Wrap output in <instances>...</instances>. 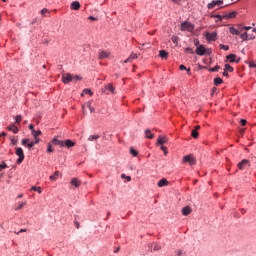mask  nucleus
<instances>
[{
  "label": "nucleus",
  "mask_w": 256,
  "mask_h": 256,
  "mask_svg": "<svg viewBox=\"0 0 256 256\" xmlns=\"http://www.w3.org/2000/svg\"><path fill=\"white\" fill-rule=\"evenodd\" d=\"M29 129H31L32 132H33V131H35V126H34L33 124H30V125H29Z\"/></svg>",
  "instance_id": "obj_56"
},
{
  "label": "nucleus",
  "mask_w": 256,
  "mask_h": 256,
  "mask_svg": "<svg viewBox=\"0 0 256 256\" xmlns=\"http://www.w3.org/2000/svg\"><path fill=\"white\" fill-rule=\"evenodd\" d=\"M240 135H243V133H245V129H240Z\"/></svg>",
  "instance_id": "obj_63"
},
{
  "label": "nucleus",
  "mask_w": 256,
  "mask_h": 256,
  "mask_svg": "<svg viewBox=\"0 0 256 256\" xmlns=\"http://www.w3.org/2000/svg\"><path fill=\"white\" fill-rule=\"evenodd\" d=\"M53 145H58V147H65V142L63 140H59L57 138L52 139Z\"/></svg>",
  "instance_id": "obj_12"
},
{
  "label": "nucleus",
  "mask_w": 256,
  "mask_h": 256,
  "mask_svg": "<svg viewBox=\"0 0 256 256\" xmlns=\"http://www.w3.org/2000/svg\"><path fill=\"white\" fill-rule=\"evenodd\" d=\"M244 29H245V31H249L250 29H252V27L251 26H245Z\"/></svg>",
  "instance_id": "obj_60"
},
{
  "label": "nucleus",
  "mask_w": 256,
  "mask_h": 256,
  "mask_svg": "<svg viewBox=\"0 0 256 256\" xmlns=\"http://www.w3.org/2000/svg\"><path fill=\"white\" fill-rule=\"evenodd\" d=\"M169 185V181L167 179L163 178L158 182V187H167Z\"/></svg>",
  "instance_id": "obj_18"
},
{
  "label": "nucleus",
  "mask_w": 256,
  "mask_h": 256,
  "mask_svg": "<svg viewBox=\"0 0 256 256\" xmlns=\"http://www.w3.org/2000/svg\"><path fill=\"white\" fill-rule=\"evenodd\" d=\"M41 130H33L32 131V135L34 137V139H37V137H39V135H41Z\"/></svg>",
  "instance_id": "obj_27"
},
{
  "label": "nucleus",
  "mask_w": 256,
  "mask_h": 256,
  "mask_svg": "<svg viewBox=\"0 0 256 256\" xmlns=\"http://www.w3.org/2000/svg\"><path fill=\"white\" fill-rule=\"evenodd\" d=\"M11 143L12 145H17V138H12Z\"/></svg>",
  "instance_id": "obj_49"
},
{
  "label": "nucleus",
  "mask_w": 256,
  "mask_h": 256,
  "mask_svg": "<svg viewBox=\"0 0 256 256\" xmlns=\"http://www.w3.org/2000/svg\"><path fill=\"white\" fill-rule=\"evenodd\" d=\"M191 136L193 137V139H197V137H199V132H197V130H192Z\"/></svg>",
  "instance_id": "obj_37"
},
{
  "label": "nucleus",
  "mask_w": 256,
  "mask_h": 256,
  "mask_svg": "<svg viewBox=\"0 0 256 256\" xmlns=\"http://www.w3.org/2000/svg\"><path fill=\"white\" fill-rule=\"evenodd\" d=\"M207 41H217V32L206 33Z\"/></svg>",
  "instance_id": "obj_7"
},
{
  "label": "nucleus",
  "mask_w": 256,
  "mask_h": 256,
  "mask_svg": "<svg viewBox=\"0 0 256 256\" xmlns=\"http://www.w3.org/2000/svg\"><path fill=\"white\" fill-rule=\"evenodd\" d=\"M127 181H131V176H126Z\"/></svg>",
  "instance_id": "obj_64"
},
{
  "label": "nucleus",
  "mask_w": 256,
  "mask_h": 256,
  "mask_svg": "<svg viewBox=\"0 0 256 256\" xmlns=\"http://www.w3.org/2000/svg\"><path fill=\"white\" fill-rule=\"evenodd\" d=\"M238 169L243 170L246 167H249V160L243 159L240 163L237 165Z\"/></svg>",
  "instance_id": "obj_8"
},
{
  "label": "nucleus",
  "mask_w": 256,
  "mask_h": 256,
  "mask_svg": "<svg viewBox=\"0 0 256 256\" xmlns=\"http://www.w3.org/2000/svg\"><path fill=\"white\" fill-rule=\"evenodd\" d=\"M167 142V136H159L157 143H159V145H165V143Z\"/></svg>",
  "instance_id": "obj_17"
},
{
  "label": "nucleus",
  "mask_w": 256,
  "mask_h": 256,
  "mask_svg": "<svg viewBox=\"0 0 256 256\" xmlns=\"http://www.w3.org/2000/svg\"><path fill=\"white\" fill-rule=\"evenodd\" d=\"M235 57H237V55L230 54L227 56V59H230V63H235Z\"/></svg>",
  "instance_id": "obj_30"
},
{
  "label": "nucleus",
  "mask_w": 256,
  "mask_h": 256,
  "mask_svg": "<svg viewBox=\"0 0 256 256\" xmlns=\"http://www.w3.org/2000/svg\"><path fill=\"white\" fill-rule=\"evenodd\" d=\"M219 47H220V49H223L224 51H229V46H227V45L220 44Z\"/></svg>",
  "instance_id": "obj_41"
},
{
  "label": "nucleus",
  "mask_w": 256,
  "mask_h": 256,
  "mask_svg": "<svg viewBox=\"0 0 256 256\" xmlns=\"http://www.w3.org/2000/svg\"><path fill=\"white\" fill-rule=\"evenodd\" d=\"M107 91L110 93H115V87H113V84H108L104 87L103 92L108 94L109 92Z\"/></svg>",
  "instance_id": "obj_11"
},
{
  "label": "nucleus",
  "mask_w": 256,
  "mask_h": 256,
  "mask_svg": "<svg viewBox=\"0 0 256 256\" xmlns=\"http://www.w3.org/2000/svg\"><path fill=\"white\" fill-rule=\"evenodd\" d=\"M74 225H75V227H76V229H79V222H74Z\"/></svg>",
  "instance_id": "obj_61"
},
{
  "label": "nucleus",
  "mask_w": 256,
  "mask_h": 256,
  "mask_svg": "<svg viewBox=\"0 0 256 256\" xmlns=\"http://www.w3.org/2000/svg\"><path fill=\"white\" fill-rule=\"evenodd\" d=\"M161 151H163L164 155H167V147L161 146Z\"/></svg>",
  "instance_id": "obj_44"
},
{
  "label": "nucleus",
  "mask_w": 256,
  "mask_h": 256,
  "mask_svg": "<svg viewBox=\"0 0 256 256\" xmlns=\"http://www.w3.org/2000/svg\"><path fill=\"white\" fill-rule=\"evenodd\" d=\"M240 37L241 39H243V41H247L248 39H255V36L253 35L249 36L247 32L241 34Z\"/></svg>",
  "instance_id": "obj_16"
},
{
  "label": "nucleus",
  "mask_w": 256,
  "mask_h": 256,
  "mask_svg": "<svg viewBox=\"0 0 256 256\" xmlns=\"http://www.w3.org/2000/svg\"><path fill=\"white\" fill-rule=\"evenodd\" d=\"M22 119H23V117H22L21 115H17V116L15 117L16 123H21Z\"/></svg>",
  "instance_id": "obj_40"
},
{
  "label": "nucleus",
  "mask_w": 256,
  "mask_h": 256,
  "mask_svg": "<svg viewBox=\"0 0 256 256\" xmlns=\"http://www.w3.org/2000/svg\"><path fill=\"white\" fill-rule=\"evenodd\" d=\"M223 76H224V77H228V76H229V72H228L227 70H224Z\"/></svg>",
  "instance_id": "obj_55"
},
{
  "label": "nucleus",
  "mask_w": 256,
  "mask_h": 256,
  "mask_svg": "<svg viewBox=\"0 0 256 256\" xmlns=\"http://www.w3.org/2000/svg\"><path fill=\"white\" fill-rule=\"evenodd\" d=\"M22 145H29V139H23Z\"/></svg>",
  "instance_id": "obj_46"
},
{
  "label": "nucleus",
  "mask_w": 256,
  "mask_h": 256,
  "mask_svg": "<svg viewBox=\"0 0 256 256\" xmlns=\"http://www.w3.org/2000/svg\"><path fill=\"white\" fill-rule=\"evenodd\" d=\"M216 17H218L220 21H223V19H235V17H237V12L233 11L227 15H217Z\"/></svg>",
  "instance_id": "obj_5"
},
{
  "label": "nucleus",
  "mask_w": 256,
  "mask_h": 256,
  "mask_svg": "<svg viewBox=\"0 0 256 256\" xmlns=\"http://www.w3.org/2000/svg\"><path fill=\"white\" fill-rule=\"evenodd\" d=\"M59 177V171H56L53 175L50 176V181H57Z\"/></svg>",
  "instance_id": "obj_26"
},
{
  "label": "nucleus",
  "mask_w": 256,
  "mask_h": 256,
  "mask_svg": "<svg viewBox=\"0 0 256 256\" xmlns=\"http://www.w3.org/2000/svg\"><path fill=\"white\" fill-rule=\"evenodd\" d=\"M83 113H85V109H89L90 113H94L95 112V108L91 106V102H86L83 106Z\"/></svg>",
  "instance_id": "obj_9"
},
{
  "label": "nucleus",
  "mask_w": 256,
  "mask_h": 256,
  "mask_svg": "<svg viewBox=\"0 0 256 256\" xmlns=\"http://www.w3.org/2000/svg\"><path fill=\"white\" fill-rule=\"evenodd\" d=\"M53 151H55V150L53 149V146L51 145V143H48L46 153H53Z\"/></svg>",
  "instance_id": "obj_33"
},
{
  "label": "nucleus",
  "mask_w": 256,
  "mask_h": 256,
  "mask_svg": "<svg viewBox=\"0 0 256 256\" xmlns=\"http://www.w3.org/2000/svg\"><path fill=\"white\" fill-rule=\"evenodd\" d=\"M27 232V229H20L19 232H15L16 235H19V233H26Z\"/></svg>",
  "instance_id": "obj_51"
},
{
  "label": "nucleus",
  "mask_w": 256,
  "mask_h": 256,
  "mask_svg": "<svg viewBox=\"0 0 256 256\" xmlns=\"http://www.w3.org/2000/svg\"><path fill=\"white\" fill-rule=\"evenodd\" d=\"M25 205H27L26 202H19L18 206L16 208V211H19V209H23V207H25Z\"/></svg>",
  "instance_id": "obj_32"
},
{
  "label": "nucleus",
  "mask_w": 256,
  "mask_h": 256,
  "mask_svg": "<svg viewBox=\"0 0 256 256\" xmlns=\"http://www.w3.org/2000/svg\"><path fill=\"white\" fill-rule=\"evenodd\" d=\"M83 93H84L85 95H93V91H91V89H84V90H83Z\"/></svg>",
  "instance_id": "obj_39"
},
{
  "label": "nucleus",
  "mask_w": 256,
  "mask_h": 256,
  "mask_svg": "<svg viewBox=\"0 0 256 256\" xmlns=\"http://www.w3.org/2000/svg\"><path fill=\"white\" fill-rule=\"evenodd\" d=\"M172 3H177V5H179V3H181V0H171Z\"/></svg>",
  "instance_id": "obj_59"
},
{
  "label": "nucleus",
  "mask_w": 256,
  "mask_h": 256,
  "mask_svg": "<svg viewBox=\"0 0 256 256\" xmlns=\"http://www.w3.org/2000/svg\"><path fill=\"white\" fill-rule=\"evenodd\" d=\"M99 137H101V136H99V135H90L88 137V141H97V139H99Z\"/></svg>",
  "instance_id": "obj_28"
},
{
  "label": "nucleus",
  "mask_w": 256,
  "mask_h": 256,
  "mask_svg": "<svg viewBox=\"0 0 256 256\" xmlns=\"http://www.w3.org/2000/svg\"><path fill=\"white\" fill-rule=\"evenodd\" d=\"M34 139H35V141H33V142H34V145H37V144L39 143V138L36 137V138H34Z\"/></svg>",
  "instance_id": "obj_57"
},
{
  "label": "nucleus",
  "mask_w": 256,
  "mask_h": 256,
  "mask_svg": "<svg viewBox=\"0 0 256 256\" xmlns=\"http://www.w3.org/2000/svg\"><path fill=\"white\" fill-rule=\"evenodd\" d=\"M179 69L180 71H187V67H185V65H180Z\"/></svg>",
  "instance_id": "obj_47"
},
{
  "label": "nucleus",
  "mask_w": 256,
  "mask_h": 256,
  "mask_svg": "<svg viewBox=\"0 0 256 256\" xmlns=\"http://www.w3.org/2000/svg\"><path fill=\"white\" fill-rule=\"evenodd\" d=\"M185 51H186L187 53H193V48H186Z\"/></svg>",
  "instance_id": "obj_52"
},
{
  "label": "nucleus",
  "mask_w": 256,
  "mask_h": 256,
  "mask_svg": "<svg viewBox=\"0 0 256 256\" xmlns=\"http://www.w3.org/2000/svg\"><path fill=\"white\" fill-rule=\"evenodd\" d=\"M64 147H67L68 149L71 147H75V142H73L72 140H65Z\"/></svg>",
  "instance_id": "obj_19"
},
{
  "label": "nucleus",
  "mask_w": 256,
  "mask_h": 256,
  "mask_svg": "<svg viewBox=\"0 0 256 256\" xmlns=\"http://www.w3.org/2000/svg\"><path fill=\"white\" fill-rule=\"evenodd\" d=\"M16 155L19 157L17 160V164L21 165V163H23V161L25 160V154L23 153V148L21 147L16 148Z\"/></svg>",
  "instance_id": "obj_2"
},
{
  "label": "nucleus",
  "mask_w": 256,
  "mask_h": 256,
  "mask_svg": "<svg viewBox=\"0 0 256 256\" xmlns=\"http://www.w3.org/2000/svg\"><path fill=\"white\" fill-rule=\"evenodd\" d=\"M249 67H253L254 69H256V64H255V62H250Z\"/></svg>",
  "instance_id": "obj_54"
},
{
  "label": "nucleus",
  "mask_w": 256,
  "mask_h": 256,
  "mask_svg": "<svg viewBox=\"0 0 256 256\" xmlns=\"http://www.w3.org/2000/svg\"><path fill=\"white\" fill-rule=\"evenodd\" d=\"M71 9L74 11H79V9H81V4L79 3V1H73L71 3Z\"/></svg>",
  "instance_id": "obj_13"
},
{
  "label": "nucleus",
  "mask_w": 256,
  "mask_h": 256,
  "mask_svg": "<svg viewBox=\"0 0 256 256\" xmlns=\"http://www.w3.org/2000/svg\"><path fill=\"white\" fill-rule=\"evenodd\" d=\"M216 5H223V0H213L208 4V9H214Z\"/></svg>",
  "instance_id": "obj_10"
},
{
  "label": "nucleus",
  "mask_w": 256,
  "mask_h": 256,
  "mask_svg": "<svg viewBox=\"0 0 256 256\" xmlns=\"http://www.w3.org/2000/svg\"><path fill=\"white\" fill-rule=\"evenodd\" d=\"M196 53L200 56L206 55V53L209 55L211 53V50L206 49L203 45H200L196 48Z\"/></svg>",
  "instance_id": "obj_4"
},
{
  "label": "nucleus",
  "mask_w": 256,
  "mask_h": 256,
  "mask_svg": "<svg viewBox=\"0 0 256 256\" xmlns=\"http://www.w3.org/2000/svg\"><path fill=\"white\" fill-rule=\"evenodd\" d=\"M62 81L65 84L71 83V81H73V75H71V73L63 74Z\"/></svg>",
  "instance_id": "obj_6"
},
{
  "label": "nucleus",
  "mask_w": 256,
  "mask_h": 256,
  "mask_svg": "<svg viewBox=\"0 0 256 256\" xmlns=\"http://www.w3.org/2000/svg\"><path fill=\"white\" fill-rule=\"evenodd\" d=\"M195 29V25L191 24V22H183L180 25L181 31H188L189 33H193V30Z\"/></svg>",
  "instance_id": "obj_1"
},
{
  "label": "nucleus",
  "mask_w": 256,
  "mask_h": 256,
  "mask_svg": "<svg viewBox=\"0 0 256 256\" xmlns=\"http://www.w3.org/2000/svg\"><path fill=\"white\" fill-rule=\"evenodd\" d=\"M81 77L79 76H73V81H80Z\"/></svg>",
  "instance_id": "obj_53"
},
{
  "label": "nucleus",
  "mask_w": 256,
  "mask_h": 256,
  "mask_svg": "<svg viewBox=\"0 0 256 256\" xmlns=\"http://www.w3.org/2000/svg\"><path fill=\"white\" fill-rule=\"evenodd\" d=\"M221 83H223V79H221V78H215L214 79V85H221Z\"/></svg>",
  "instance_id": "obj_36"
},
{
  "label": "nucleus",
  "mask_w": 256,
  "mask_h": 256,
  "mask_svg": "<svg viewBox=\"0 0 256 256\" xmlns=\"http://www.w3.org/2000/svg\"><path fill=\"white\" fill-rule=\"evenodd\" d=\"M229 32L231 33V35H240L239 30H237V28L233 26L229 28Z\"/></svg>",
  "instance_id": "obj_25"
},
{
  "label": "nucleus",
  "mask_w": 256,
  "mask_h": 256,
  "mask_svg": "<svg viewBox=\"0 0 256 256\" xmlns=\"http://www.w3.org/2000/svg\"><path fill=\"white\" fill-rule=\"evenodd\" d=\"M161 249V245L154 244L153 251H159Z\"/></svg>",
  "instance_id": "obj_42"
},
{
  "label": "nucleus",
  "mask_w": 256,
  "mask_h": 256,
  "mask_svg": "<svg viewBox=\"0 0 256 256\" xmlns=\"http://www.w3.org/2000/svg\"><path fill=\"white\" fill-rule=\"evenodd\" d=\"M7 167V164L3 162L2 164H0V171H3V169H7Z\"/></svg>",
  "instance_id": "obj_43"
},
{
  "label": "nucleus",
  "mask_w": 256,
  "mask_h": 256,
  "mask_svg": "<svg viewBox=\"0 0 256 256\" xmlns=\"http://www.w3.org/2000/svg\"><path fill=\"white\" fill-rule=\"evenodd\" d=\"M133 59H137V54L132 53V54L124 61V63H131V61H133Z\"/></svg>",
  "instance_id": "obj_23"
},
{
  "label": "nucleus",
  "mask_w": 256,
  "mask_h": 256,
  "mask_svg": "<svg viewBox=\"0 0 256 256\" xmlns=\"http://www.w3.org/2000/svg\"><path fill=\"white\" fill-rule=\"evenodd\" d=\"M90 21H97V18L93 17V16H89Z\"/></svg>",
  "instance_id": "obj_58"
},
{
  "label": "nucleus",
  "mask_w": 256,
  "mask_h": 256,
  "mask_svg": "<svg viewBox=\"0 0 256 256\" xmlns=\"http://www.w3.org/2000/svg\"><path fill=\"white\" fill-rule=\"evenodd\" d=\"M172 43H174V45H178V43H179V37L173 36V37H172Z\"/></svg>",
  "instance_id": "obj_38"
},
{
  "label": "nucleus",
  "mask_w": 256,
  "mask_h": 256,
  "mask_svg": "<svg viewBox=\"0 0 256 256\" xmlns=\"http://www.w3.org/2000/svg\"><path fill=\"white\" fill-rule=\"evenodd\" d=\"M225 71H228L229 73H233V67L229 64H226L225 65Z\"/></svg>",
  "instance_id": "obj_34"
},
{
  "label": "nucleus",
  "mask_w": 256,
  "mask_h": 256,
  "mask_svg": "<svg viewBox=\"0 0 256 256\" xmlns=\"http://www.w3.org/2000/svg\"><path fill=\"white\" fill-rule=\"evenodd\" d=\"M199 129H201V126H195V129H194V131H199Z\"/></svg>",
  "instance_id": "obj_62"
},
{
  "label": "nucleus",
  "mask_w": 256,
  "mask_h": 256,
  "mask_svg": "<svg viewBox=\"0 0 256 256\" xmlns=\"http://www.w3.org/2000/svg\"><path fill=\"white\" fill-rule=\"evenodd\" d=\"M190 213H191V207L186 206V207H184V208L182 209V214H183V215L187 216V215H189Z\"/></svg>",
  "instance_id": "obj_24"
},
{
  "label": "nucleus",
  "mask_w": 256,
  "mask_h": 256,
  "mask_svg": "<svg viewBox=\"0 0 256 256\" xmlns=\"http://www.w3.org/2000/svg\"><path fill=\"white\" fill-rule=\"evenodd\" d=\"M240 123H241L242 126H245V125H247V120L241 119Z\"/></svg>",
  "instance_id": "obj_48"
},
{
  "label": "nucleus",
  "mask_w": 256,
  "mask_h": 256,
  "mask_svg": "<svg viewBox=\"0 0 256 256\" xmlns=\"http://www.w3.org/2000/svg\"><path fill=\"white\" fill-rule=\"evenodd\" d=\"M159 56L162 58V59H167V57H169V53L165 50H160L159 51Z\"/></svg>",
  "instance_id": "obj_22"
},
{
  "label": "nucleus",
  "mask_w": 256,
  "mask_h": 256,
  "mask_svg": "<svg viewBox=\"0 0 256 256\" xmlns=\"http://www.w3.org/2000/svg\"><path fill=\"white\" fill-rule=\"evenodd\" d=\"M183 163H189V165H195V163H197V160L195 159V156L190 154L183 157Z\"/></svg>",
  "instance_id": "obj_3"
},
{
  "label": "nucleus",
  "mask_w": 256,
  "mask_h": 256,
  "mask_svg": "<svg viewBox=\"0 0 256 256\" xmlns=\"http://www.w3.org/2000/svg\"><path fill=\"white\" fill-rule=\"evenodd\" d=\"M49 10H47V8H44L41 10V15H45V13H48Z\"/></svg>",
  "instance_id": "obj_50"
},
{
  "label": "nucleus",
  "mask_w": 256,
  "mask_h": 256,
  "mask_svg": "<svg viewBox=\"0 0 256 256\" xmlns=\"http://www.w3.org/2000/svg\"><path fill=\"white\" fill-rule=\"evenodd\" d=\"M145 137H146V139H153V137H155V135L151 132L150 129H146L145 130Z\"/></svg>",
  "instance_id": "obj_21"
},
{
  "label": "nucleus",
  "mask_w": 256,
  "mask_h": 256,
  "mask_svg": "<svg viewBox=\"0 0 256 256\" xmlns=\"http://www.w3.org/2000/svg\"><path fill=\"white\" fill-rule=\"evenodd\" d=\"M109 55H111V53L107 52V51H100L99 52V59H107L109 57Z\"/></svg>",
  "instance_id": "obj_15"
},
{
  "label": "nucleus",
  "mask_w": 256,
  "mask_h": 256,
  "mask_svg": "<svg viewBox=\"0 0 256 256\" xmlns=\"http://www.w3.org/2000/svg\"><path fill=\"white\" fill-rule=\"evenodd\" d=\"M219 69H221V66L216 65V66L213 67V68H209V71H210L211 73H215V72L219 71Z\"/></svg>",
  "instance_id": "obj_31"
},
{
  "label": "nucleus",
  "mask_w": 256,
  "mask_h": 256,
  "mask_svg": "<svg viewBox=\"0 0 256 256\" xmlns=\"http://www.w3.org/2000/svg\"><path fill=\"white\" fill-rule=\"evenodd\" d=\"M7 129H8V131H12V133H19V128H17V126H15V124L8 126Z\"/></svg>",
  "instance_id": "obj_20"
},
{
  "label": "nucleus",
  "mask_w": 256,
  "mask_h": 256,
  "mask_svg": "<svg viewBox=\"0 0 256 256\" xmlns=\"http://www.w3.org/2000/svg\"><path fill=\"white\" fill-rule=\"evenodd\" d=\"M130 154L133 155V157H137V155H139V152L134 148H130Z\"/></svg>",
  "instance_id": "obj_35"
},
{
  "label": "nucleus",
  "mask_w": 256,
  "mask_h": 256,
  "mask_svg": "<svg viewBox=\"0 0 256 256\" xmlns=\"http://www.w3.org/2000/svg\"><path fill=\"white\" fill-rule=\"evenodd\" d=\"M31 147H35V142L31 141L28 143V148L31 149Z\"/></svg>",
  "instance_id": "obj_45"
},
{
  "label": "nucleus",
  "mask_w": 256,
  "mask_h": 256,
  "mask_svg": "<svg viewBox=\"0 0 256 256\" xmlns=\"http://www.w3.org/2000/svg\"><path fill=\"white\" fill-rule=\"evenodd\" d=\"M70 184L73 185V187H76V188L81 187V181H79V179H77V178H72Z\"/></svg>",
  "instance_id": "obj_14"
},
{
  "label": "nucleus",
  "mask_w": 256,
  "mask_h": 256,
  "mask_svg": "<svg viewBox=\"0 0 256 256\" xmlns=\"http://www.w3.org/2000/svg\"><path fill=\"white\" fill-rule=\"evenodd\" d=\"M31 191H37V193L39 194L43 193V190L41 189V187L32 186Z\"/></svg>",
  "instance_id": "obj_29"
}]
</instances>
